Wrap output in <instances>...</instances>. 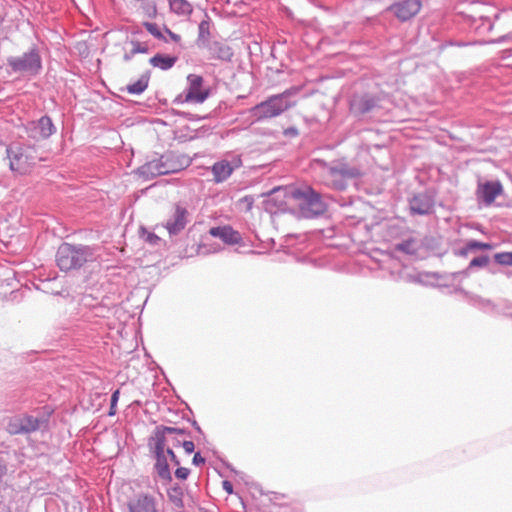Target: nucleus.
<instances>
[{"label":"nucleus","instance_id":"obj_22","mask_svg":"<svg viewBox=\"0 0 512 512\" xmlns=\"http://www.w3.org/2000/svg\"><path fill=\"white\" fill-rule=\"evenodd\" d=\"M186 434H188V432L185 429L164 425L156 426L152 433L154 437H161L164 440L165 444H168L170 442L171 435L176 436Z\"/></svg>","mask_w":512,"mask_h":512},{"label":"nucleus","instance_id":"obj_28","mask_svg":"<svg viewBox=\"0 0 512 512\" xmlns=\"http://www.w3.org/2000/svg\"><path fill=\"white\" fill-rule=\"evenodd\" d=\"M212 40H210V23L208 20H203L200 22L198 26V37H197V46L199 48H204L205 44H209Z\"/></svg>","mask_w":512,"mask_h":512},{"label":"nucleus","instance_id":"obj_45","mask_svg":"<svg viewBox=\"0 0 512 512\" xmlns=\"http://www.w3.org/2000/svg\"><path fill=\"white\" fill-rule=\"evenodd\" d=\"M166 32L168 33V35L170 36V38L175 41V42H178L180 41L181 37L178 35V34H175L173 33L172 31H170L169 29H166Z\"/></svg>","mask_w":512,"mask_h":512},{"label":"nucleus","instance_id":"obj_42","mask_svg":"<svg viewBox=\"0 0 512 512\" xmlns=\"http://www.w3.org/2000/svg\"><path fill=\"white\" fill-rule=\"evenodd\" d=\"M222 488L228 493V494H232L233 493V485L230 481L228 480H224L222 482Z\"/></svg>","mask_w":512,"mask_h":512},{"label":"nucleus","instance_id":"obj_34","mask_svg":"<svg viewBox=\"0 0 512 512\" xmlns=\"http://www.w3.org/2000/svg\"><path fill=\"white\" fill-rule=\"evenodd\" d=\"M190 474V470L185 467H178L175 471V477L180 480H186Z\"/></svg>","mask_w":512,"mask_h":512},{"label":"nucleus","instance_id":"obj_30","mask_svg":"<svg viewBox=\"0 0 512 512\" xmlns=\"http://www.w3.org/2000/svg\"><path fill=\"white\" fill-rule=\"evenodd\" d=\"M320 259V255L318 250L315 248L307 253H305L301 257V262L307 265H311L314 268H318V261Z\"/></svg>","mask_w":512,"mask_h":512},{"label":"nucleus","instance_id":"obj_26","mask_svg":"<svg viewBox=\"0 0 512 512\" xmlns=\"http://www.w3.org/2000/svg\"><path fill=\"white\" fill-rule=\"evenodd\" d=\"M170 10L179 16H188L192 13L193 7L188 0H169Z\"/></svg>","mask_w":512,"mask_h":512},{"label":"nucleus","instance_id":"obj_27","mask_svg":"<svg viewBox=\"0 0 512 512\" xmlns=\"http://www.w3.org/2000/svg\"><path fill=\"white\" fill-rule=\"evenodd\" d=\"M167 496L169 501L173 504V506L177 509L184 508L183 501V489L178 484H174L167 490Z\"/></svg>","mask_w":512,"mask_h":512},{"label":"nucleus","instance_id":"obj_29","mask_svg":"<svg viewBox=\"0 0 512 512\" xmlns=\"http://www.w3.org/2000/svg\"><path fill=\"white\" fill-rule=\"evenodd\" d=\"M395 250L409 254L414 255L416 254L418 247L417 243L414 239H408L405 241H402L395 245Z\"/></svg>","mask_w":512,"mask_h":512},{"label":"nucleus","instance_id":"obj_11","mask_svg":"<svg viewBox=\"0 0 512 512\" xmlns=\"http://www.w3.org/2000/svg\"><path fill=\"white\" fill-rule=\"evenodd\" d=\"M129 512H158L156 498L149 494L140 492L135 494L127 503Z\"/></svg>","mask_w":512,"mask_h":512},{"label":"nucleus","instance_id":"obj_19","mask_svg":"<svg viewBox=\"0 0 512 512\" xmlns=\"http://www.w3.org/2000/svg\"><path fill=\"white\" fill-rule=\"evenodd\" d=\"M209 233L213 237L220 238L224 243L228 245L239 244L242 242L241 234L228 225L212 227Z\"/></svg>","mask_w":512,"mask_h":512},{"label":"nucleus","instance_id":"obj_20","mask_svg":"<svg viewBox=\"0 0 512 512\" xmlns=\"http://www.w3.org/2000/svg\"><path fill=\"white\" fill-rule=\"evenodd\" d=\"M137 174L145 180H150L157 176L164 175L161 158L159 157L146 162L137 169Z\"/></svg>","mask_w":512,"mask_h":512},{"label":"nucleus","instance_id":"obj_40","mask_svg":"<svg viewBox=\"0 0 512 512\" xmlns=\"http://www.w3.org/2000/svg\"><path fill=\"white\" fill-rule=\"evenodd\" d=\"M148 243L150 244H157L159 241H160V237H158L156 234L154 233H147V236H146V239H145Z\"/></svg>","mask_w":512,"mask_h":512},{"label":"nucleus","instance_id":"obj_44","mask_svg":"<svg viewBox=\"0 0 512 512\" xmlns=\"http://www.w3.org/2000/svg\"><path fill=\"white\" fill-rule=\"evenodd\" d=\"M149 52V46L147 42H141L139 44V53L147 54Z\"/></svg>","mask_w":512,"mask_h":512},{"label":"nucleus","instance_id":"obj_38","mask_svg":"<svg viewBox=\"0 0 512 512\" xmlns=\"http://www.w3.org/2000/svg\"><path fill=\"white\" fill-rule=\"evenodd\" d=\"M136 54H138V52L134 51V49H131V48H130L129 50H126V49H125V52H124V55H123V60H124L125 62H129V61H131V60H132V58H133Z\"/></svg>","mask_w":512,"mask_h":512},{"label":"nucleus","instance_id":"obj_9","mask_svg":"<svg viewBox=\"0 0 512 512\" xmlns=\"http://www.w3.org/2000/svg\"><path fill=\"white\" fill-rule=\"evenodd\" d=\"M40 428V420L32 415L16 416L9 420L7 431L11 435L29 434Z\"/></svg>","mask_w":512,"mask_h":512},{"label":"nucleus","instance_id":"obj_46","mask_svg":"<svg viewBox=\"0 0 512 512\" xmlns=\"http://www.w3.org/2000/svg\"><path fill=\"white\" fill-rule=\"evenodd\" d=\"M193 425H194V428H196L198 432H201V428L198 426L196 421L193 422Z\"/></svg>","mask_w":512,"mask_h":512},{"label":"nucleus","instance_id":"obj_23","mask_svg":"<svg viewBox=\"0 0 512 512\" xmlns=\"http://www.w3.org/2000/svg\"><path fill=\"white\" fill-rule=\"evenodd\" d=\"M177 60H178L177 56H170V55L157 53L156 55H154L153 57H151L149 59V63L153 67L159 68V69L165 71V70H169L170 68H172L175 65V63L177 62Z\"/></svg>","mask_w":512,"mask_h":512},{"label":"nucleus","instance_id":"obj_10","mask_svg":"<svg viewBox=\"0 0 512 512\" xmlns=\"http://www.w3.org/2000/svg\"><path fill=\"white\" fill-rule=\"evenodd\" d=\"M242 166L240 156H233L231 160L223 159L215 162L211 167L213 180L215 183H222L226 181L234 172Z\"/></svg>","mask_w":512,"mask_h":512},{"label":"nucleus","instance_id":"obj_25","mask_svg":"<svg viewBox=\"0 0 512 512\" xmlns=\"http://www.w3.org/2000/svg\"><path fill=\"white\" fill-rule=\"evenodd\" d=\"M149 80L150 74L149 72H146L142 74L136 82L127 85L125 89L130 94L140 95L147 89Z\"/></svg>","mask_w":512,"mask_h":512},{"label":"nucleus","instance_id":"obj_36","mask_svg":"<svg viewBox=\"0 0 512 512\" xmlns=\"http://www.w3.org/2000/svg\"><path fill=\"white\" fill-rule=\"evenodd\" d=\"M165 452L167 454V457L170 458V461L176 465V466H179L180 465V460L178 459V457L175 455L173 449L171 447H165Z\"/></svg>","mask_w":512,"mask_h":512},{"label":"nucleus","instance_id":"obj_24","mask_svg":"<svg viewBox=\"0 0 512 512\" xmlns=\"http://www.w3.org/2000/svg\"><path fill=\"white\" fill-rule=\"evenodd\" d=\"M491 249H493V245L490 243L480 242L477 240H469L464 247L456 252V255L466 257L470 252Z\"/></svg>","mask_w":512,"mask_h":512},{"label":"nucleus","instance_id":"obj_17","mask_svg":"<svg viewBox=\"0 0 512 512\" xmlns=\"http://www.w3.org/2000/svg\"><path fill=\"white\" fill-rule=\"evenodd\" d=\"M409 208L412 214L428 215L433 212L434 199L427 193L416 194L410 199Z\"/></svg>","mask_w":512,"mask_h":512},{"label":"nucleus","instance_id":"obj_13","mask_svg":"<svg viewBox=\"0 0 512 512\" xmlns=\"http://www.w3.org/2000/svg\"><path fill=\"white\" fill-rule=\"evenodd\" d=\"M189 212L185 207L176 205L173 214L167 219L164 227L170 236L178 235L188 223Z\"/></svg>","mask_w":512,"mask_h":512},{"label":"nucleus","instance_id":"obj_12","mask_svg":"<svg viewBox=\"0 0 512 512\" xmlns=\"http://www.w3.org/2000/svg\"><path fill=\"white\" fill-rule=\"evenodd\" d=\"M330 175L333 178L340 177V180L333 181V185L338 190H343L346 187L345 180L357 179L362 176V172L359 168L349 166L347 164H340L330 168Z\"/></svg>","mask_w":512,"mask_h":512},{"label":"nucleus","instance_id":"obj_5","mask_svg":"<svg viewBox=\"0 0 512 512\" xmlns=\"http://www.w3.org/2000/svg\"><path fill=\"white\" fill-rule=\"evenodd\" d=\"M7 64L14 73L37 75L42 68L41 57L36 49H31L21 56H11Z\"/></svg>","mask_w":512,"mask_h":512},{"label":"nucleus","instance_id":"obj_7","mask_svg":"<svg viewBox=\"0 0 512 512\" xmlns=\"http://www.w3.org/2000/svg\"><path fill=\"white\" fill-rule=\"evenodd\" d=\"M188 87L185 90L184 99L178 96L176 102L203 103L209 96V90L203 89L204 79L197 74H189L187 77Z\"/></svg>","mask_w":512,"mask_h":512},{"label":"nucleus","instance_id":"obj_15","mask_svg":"<svg viewBox=\"0 0 512 512\" xmlns=\"http://www.w3.org/2000/svg\"><path fill=\"white\" fill-rule=\"evenodd\" d=\"M398 19L407 21L414 17L421 9L420 0H403L389 8Z\"/></svg>","mask_w":512,"mask_h":512},{"label":"nucleus","instance_id":"obj_3","mask_svg":"<svg viewBox=\"0 0 512 512\" xmlns=\"http://www.w3.org/2000/svg\"><path fill=\"white\" fill-rule=\"evenodd\" d=\"M290 198L295 201L301 217L310 219L320 214V196L311 187L293 189Z\"/></svg>","mask_w":512,"mask_h":512},{"label":"nucleus","instance_id":"obj_47","mask_svg":"<svg viewBox=\"0 0 512 512\" xmlns=\"http://www.w3.org/2000/svg\"><path fill=\"white\" fill-rule=\"evenodd\" d=\"M506 38H508V36H503V37L499 38L498 42H503V41H505Z\"/></svg>","mask_w":512,"mask_h":512},{"label":"nucleus","instance_id":"obj_39","mask_svg":"<svg viewBox=\"0 0 512 512\" xmlns=\"http://www.w3.org/2000/svg\"><path fill=\"white\" fill-rule=\"evenodd\" d=\"M182 440H180L177 436L171 435L170 442L166 445V447H179L181 446Z\"/></svg>","mask_w":512,"mask_h":512},{"label":"nucleus","instance_id":"obj_6","mask_svg":"<svg viewBox=\"0 0 512 512\" xmlns=\"http://www.w3.org/2000/svg\"><path fill=\"white\" fill-rule=\"evenodd\" d=\"M166 445L161 437L151 435L148 439L149 450L155 459L154 471L161 480L171 482L172 475L165 452Z\"/></svg>","mask_w":512,"mask_h":512},{"label":"nucleus","instance_id":"obj_2","mask_svg":"<svg viewBox=\"0 0 512 512\" xmlns=\"http://www.w3.org/2000/svg\"><path fill=\"white\" fill-rule=\"evenodd\" d=\"M300 91L299 87H292L281 94L273 95L252 108L257 119L272 118L280 115L295 104L291 98Z\"/></svg>","mask_w":512,"mask_h":512},{"label":"nucleus","instance_id":"obj_21","mask_svg":"<svg viewBox=\"0 0 512 512\" xmlns=\"http://www.w3.org/2000/svg\"><path fill=\"white\" fill-rule=\"evenodd\" d=\"M164 175L176 173L182 170L183 166L173 152H167L160 156Z\"/></svg>","mask_w":512,"mask_h":512},{"label":"nucleus","instance_id":"obj_8","mask_svg":"<svg viewBox=\"0 0 512 512\" xmlns=\"http://www.w3.org/2000/svg\"><path fill=\"white\" fill-rule=\"evenodd\" d=\"M380 97L369 93L356 94L350 100V111L355 116H362L380 108Z\"/></svg>","mask_w":512,"mask_h":512},{"label":"nucleus","instance_id":"obj_18","mask_svg":"<svg viewBox=\"0 0 512 512\" xmlns=\"http://www.w3.org/2000/svg\"><path fill=\"white\" fill-rule=\"evenodd\" d=\"M503 191L502 185L499 181H487L479 183L477 188V197L482 200L486 205L494 202L497 196Z\"/></svg>","mask_w":512,"mask_h":512},{"label":"nucleus","instance_id":"obj_4","mask_svg":"<svg viewBox=\"0 0 512 512\" xmlns=\"http://www.w3.org/2000/svg\"><path fill=\"white\" fill-rule=\"evenodd\" d=\"M36 151L31 146L12 144L7 148L10 169L19 174H26L36 164Z\"/></svg>","mask_w":512,"mask_h":512},{"label":"nucleus","instance_id":"obj_35","mask_svg":"<svg viewBox=\"0 0 512 512\" xmlns=\"http://www.w3.org/2000/svg\"><path fill=\"white\" fill-rule=\"evenodd\" d=\"M119 390H116L115 392H113L112 396H111V404H110V411H109V415H114L115 414V407H116V404L118 402V399H119Z\"/></svg>","mask_w":512,"mask_h":512},{"label":"nucleus","instance_id":"obj_31","mask_svg":"<svg viewBox=\"0 0 512 512\" xmlns=\"http://www.w3.org/2000/svg\"><path fill=\"white\" fill-rule=\"evenodd\" d=\"M489 261L490 259L487 255L477 256L470 261L466 271H472L475 268H484L489 264Z\"/></svg>","mask_w":512,"mask_h":512},{"label":"nucleus","instance_id":"obj_37","mask_svg":"<svg viewBox=\"0 0 512 512\" xmlns=\"http://www.w3.org/2000/svg\"><path fill=\"white\" fill-rule=\"evenodd\" d=\"M181 446L184 448L187 454H191L192 452H194L195 445L192 441L183 440Z\"/></svg>","mask_w":512,"mask_h":512},{"label":"nucleus","instance_id":"obj_16","mask_svg":"<svg viewBox=\"0 0 512 512\" xmlns=\"http://www.w3.org/2000/svg\"><path fill=\"white\" fill-rule=\"evenodd\" d=\"M204 49L209 52L210 59L230 62L233 58V49L222 40H213L205 44Z\"/></svg>","mask_w":512,"mask_h":512},{"label":"nucleus","instance_id":"obj_41","mask_svg":"<svg viewBox=\"0 0 512 512\" xmlns=\"http://www.w3.org/2000/svg\"><path fill=\"white\" fill-rule=\"evenodd\" d=\"M192 463L196 466L202 465L205 463V458L201 456L199 452L194 454V457L192 459Z\"/></svg>","mask_w":512,"mask_h":512},{"label":"nucleus","instance_id":"obj_32","mask_svg":"<svg viewBox=\"0 0 512 512\" xmlns=\"http://www.w3.org/2000/svg\"><path fill=\"white\" fill-rule=\"evenodd\" d=\"M494 260L499 265L512 266V252L496 253Z\"/></svg>","mask_w":512,"mask_h":512},{"label":"nucleus","instance_id":"obj_14","mask_svg":"<svg viewBox=\"0 0 512 512\" xmlns=\"http://www.w3.org/2000/svg\"><path fill=\"white\" fill-rule=\"evenodd\" d=\"M56 132V128L47 115L42 116L39 120L33 121L29 126V136L36 139H47Z\"/></svg>","mask_w":512,"mask_h":512},{"label":"nucleus","instance_id":"obj_1","mask_svg":"<svg viewBox=\"0 0 512 512\" xmlns=\"http://www.w3.org/2000/svg\"><path fill=\"white\" fill-rule=\"evenodd\" d=\"M94 249L87 245L62 243L56 252V264L61 271L78 270L94 260Z\"/></svg>","mask_w":512,"mask_h":512},{"label":"nucleus","instance_id":"obj_43","mask_svg":"<svg viewBox=\"0 0 512 512\" xmlns=\"http://www.w3.org/2000/svg\"><path fill=\"white\" fill-rule=\"evenodd\" d=\"M127 43L131 46V49H134V51L139 53V40L131 39Z\"/></svg>","mask_w":512,"mask_h":512},{"label":"nucleus","instance_id":"obj_33","mask_svg":"<svg viewBox=\"0 0 512 512\" xmlns=\"http://www.w3.org/2000/svg\"><path fill=\"white\" fill-rule=\"evenodd\" d=\"M146 30L157 39H164V36L156 23L144 22Z\"/></svg>","mask_w":512,"mask_h":512}]
</instances>
